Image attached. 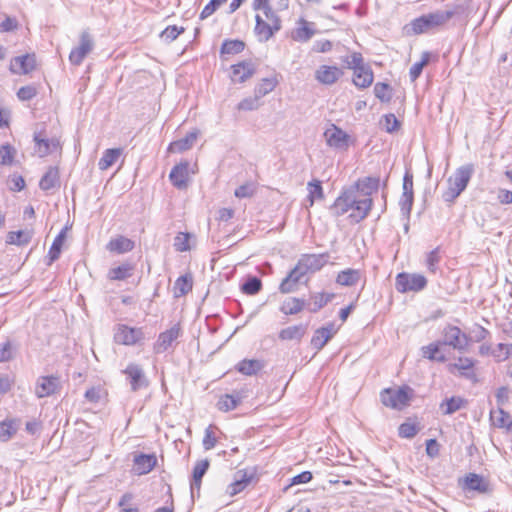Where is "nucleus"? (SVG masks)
I'll return each instance as SVG.
<instances>
[{"label": "nucleus", "instance_id": "5701e85b", "mask_svg": "<svg viewBox=\"0 0 512 512\" xmlns=\"http://www.w3.org/2000/svg\"><path fill=\"white\" fill-rule=\"evenodd\" d=\"M305 275L300 266L297 264L289 274L282 280L279 290L281 293H290L295 291L297 283Z\"/></svg>", "mask_w": 512, "mask_h": 512}, {"label": "nucleus", "instance_id": "c03bdc74", "mask_svg": "<svg viewBox=\"0 0 512 512\" xmlns=\"http://www.w3.org/2000/svg\"><path fill=\"white\" fill-rule=\"evenodd\" d=\"M465 404V401L460 397H451L446 399L442 404L441 408L444 409L443 413L446 415H451L456 411L460 410Z\"/></svg>", "mask_w": 512, "mask_h": 512}, {"label": "nucleus", "instance_id": "9b49d317", "mask_svg": "<svg viewBox=\"0 0 512 512\" xmlns=\"http://www.w3.org/2000/svg\"><path fill=\"white\" fill-rule=\"evenodd\" d=\"M371 207L372 199L367 195L359 197L358 191L355 190V202L353 203V206L351 208L349 218L353 222L358 223L368 215Z\"/></svg>", "mask_w": 512, "mask_h": 512}, {"label": "nucleus", "instance_id": "680f3d73", "mask_svg": "<svg viewBox=\"0 0 512 512\" xmlns=\"http://www.w3.org/2000/svg\"><path fill=\"white\" fill-rule=\"evenodd\" d=\"M184 31L183 27H178L176 25L168 26L162 33L161 37L168 42L175 40L182 32Z\"/></svg>", "mask_w": 512, "mask_h": 512}, {"label": "nucleus", "instance_id": "864d4df0", "mask_svg": "<svg viewBox=\"0 0 512 512\" xmlns=\"http://www.w3.org/2000/svg\"><path fill=\"white\" fill-rule=\"evenodd\" d=\"M259 96L255 94L254 97H248L240 101L237 105L238 110L252 111L259 107Z\"/></svg>", "mask_w": 512, "mask_h": 512}, {"label": "nucleus", "instance_id": "e433bc0d", "mask_svg": "<svg viewBox=\"0 0 512 512\" xmlns=\"http://www.w3.org/2000/svg\"><path fill=\"white\" fill-rule=\"evenodd\" d=\"M135 266L132 263L125 262L117 267L111 268L108 277L111 280H125L132 276Z\"/></svg>", "mask_w": 512, "mask_h": 512}, {"label": "nucleus", "instance_id": "f3484780", "mask_svg": "<svg viewBox=\"0 0 512 512\" xmlns=\"http://www.w3.org/2000/svg\"><path fill=\"white\" fill-rule=\"evenodd\" d=\"M189 163L181 162L175 165L170 174L169 179L172 184L178 189H184L187 187L188 176H189Z\"/></svg>", "mask_w": 512, "mask_h": 512}, {"label": "nucleus", "instance_id": "c85d7f7f", "mask_svg": "<svg viewBox=\"0 0 512 512\" xmlns=\"http://www.w3.org/2000/svg\"><path fill=\"white\" fill-rule=\"evenodd\" d=\"M462 488L464 490L485 493L487 491V484L480 475L470 473L463 479Z\"/></svg>", "mask_w": 512, "mask_h": 512}, {"label": "nucleus", "instance_id": "bb28decb", "mask_svg": "<svg viewBox=\"0 0 512 512\" xmlns=\"http://www.w3.org/2000/svg\"><path fill=\"white\" fill-rule=\"evenodd\" d=\"M197 136V131L189 132L185 137L170 143L168 151L171 153H181L189 150L195 143Z\"/></svg>", "mask_w": 512, "mask_h": 512}, {"label": "nucleus", "instance_id": "2eb2a0df", "mask_svg": "<svg viewBox=\"0 0 512 512\" xmlns=\"http://www.w3.org/2000/svg\"><path fill=\"white\" fill-rule=\"evenodd\" d=\"M343 75L337 66L321 65L315 71V79L324 85H333Z\"/></svg>", "mask_w": 512, "mask_h": 512}, {"label": "nucleus", "instance_id": "393cba45", "mask_svg": "<svg viewBox=\"0 0 512 512\" xmlns=\"http://www.w3.org/2000/svg\"><path fill=\"white\" fill-rule=\"evenodd\" d=\"M43 191H50L60 186L59 169L56 166H50L39 182Z\"/></svg>", "mask_w": 512, "mask_h": 512}, {"label": "nucleus", "instance_id": "b1692460", "mask_svg": "<svg viewBox=\"0 0 512 512\" xmlns=\"http://www.w3.org/2000/svg\"><path fill=\"white\" fill-rule=\"evenodd\" d=\"M157 459L152 454H140L134 458V471L138 475L149 473L156 465Z\"/></svg>", "mask_w": 512, "mask_h": 512}, {"label": "nucleus", "instance_id": "f8f14e48", "mask_svg": "<svg viewBox=\"0 0 512 512\" xmlns=\"http://www.w3.org/2000/svg\"><path fill=\"white\" fill-rule=\"evenodd\" d=\"M60 389V380L55 376H41L35 386V394L38 398L51 396Z\"/></svg>", "mask_w": 512, "mask_h": 512}, {"label": "nucleus", "instance_id": "3c124183", "mask_svg": "<svg viewBox=\"0 0 512 512\" xmlns=\"http://www.w3.org/2000/svg\"><path fill=\"white\" fill-rule=\"evenodd\" d=\"M189 239H190L189 233H183V232L178 233L174 239L175 249L179 252L188 251L190 249Z\"/></svg>", "mask_w": 512, "mask_h": 512}, {"label": "nucleus", "instance_id": "9d476101", "mask_svg": "<svg viewBox=\"0 0 512 512\" xmlns=\"http://www.w3.org/2000/svg\"><path fill=\"white\" fill-rule=\"evenodd\" d=\"M94 42L88 32H83L80 36L79 46L74 48L69 55V60L74 65H80L84 58L92 51Z\"/></svg>", "mask_w": 512, "mask_h": 512}, {"label": "nucleus", "instance_id": "0e129e2a", "mask_svg": "<svg viewBox=\"0 0 512 512\" xmlns=\"http://www.w3.org/2000/svg\"><path fill=\"white\" fill-rule=\"evenodd\" d=\"M384 128L388 133H393L400 128V121L394 114H387L384 116Z\"/></svg>", "mask_w": 512, "mask_h": 512}, {"label": "nucleus", "instance_id": "ddd939ff", "mask_svg": "<svg viewBox=\"0 0 512 512\" xmlns=\"http://www.w3.org/2000/svg\"><path fill=\"white\" fill-rule=\"evenodd\" d=\"M181 329L179 325H174L170 329L160 333L154 344V352L161 354L167 351L173 343L180 337Z\"/></svg>", "mask_w": 512, "mask_h": 512}, {"label": "nucleus", "instance_id": "603ef678", "mask_svg": "<svg viewBox=\"0 0 512 512\" xmlns=\"http://www.w3.org/2000/svg\"><path fill=\"white\" fill-rule=\"evenodd\" d=\"M15 150L9 144L0 146V164L10 165L14 159Z\"/></svg>", "mask_w": 512, "mask_h": 512}, {"label": "nucleus", "instance_id": "20e7f679", "mask_svg": "<svg viewBox=\"0 0 512 512\" xmlns=\"http://www.w3.org/2000/svg\"><path fill=\"white\" fill-rule=\"evenodd\" d=\"M414 395V391L409 386L399 388H386L381 394V402L386 407L402 410L407 407Z\"/></svg>", "mask_w": 512, "mask_h": 512}, {"label": "nucleus", "instance_id": "37998d69", "mask_svg": "<svg viewBox=\"0 0 512 512\" xmlns=\"http://www.w3.org/2000/svg\"><path fill=\"white\" fill-rule=\"evenodd\" d=\"M334 297V294L317 293L311 296V301L308 304L311 312H317L330 302Z\"/></svg>", "mask_w": 512, "mask_h": 512}, {"label": "nucleus", "instance_id": "13d9d810", "mask_svg": "<svg viewBox=\"0 0 512 512\" xmlns=\"http://www.w3.org/2000/svg\"><path fill=\"white\" fill-rule=\"evenodd\" d=\"M275 81L273 79L265 78L262 80V83L258 85L255 90V94L259 96V98L265 96L269 92H271L275 88Z\"/></svg>", "mask_w": 512, "mask_h": 512}, {"label": "nucleus", "instance_id": "ea45409f", "mask_svg": "<svg viewBox=\"0 0 512 512\" xmlns=\"http://www.w3.org/2000/svg\"><path fill=\"white\" fill-rule=\"evenodd\" d=\"M305 301L299 298H288L281 306V312L286 315L297 314L304 308Z\"/></svg>", "mask_w": 512, "mask_h": 512}, {"label": "nucleus", "instance_id": "6ab92c4d", "mask_svg": "<svg viewBox=\"0 0 512 512\" xmlns=\"http://www.w3.org/2000/svg\"><path fill=\"white\" fill-rule=\"evenodd\" d=\"M210 466V462L208 459H203L197 461L192 473V480L190 483L191 496L194 497L195 493L199 495L201 488V481L205 473L207 472Z\"/></svg>", "mask_w": 512, "mask_h": 512}, {"label": "nucleus", "instance_id": "aec40b11", "mask_svg": "<svg viewBox=\"0 0 512 512\" xmlns=\"http://www.w3.org/2000/svg\"><path fill=\"white\" fill-rule=\"evenodd\" d=\"M401 210L409 214L413 205V177L406 173L403 178V193L400 199Z\"/></svg>", "mask_w": 512, "mask_h": 512}, {"label": "nucleus", "instance_id": "58836bf2", "mask_svg": "<svg viewBox=\"0 0 512 512\" xmlns=\"http://www.w3.org/2000/svg\"><path fill=\"white\" fill-rule=\"evenodd\" d=\"M440 345L441 342H436L422 347L423 356L429 360L445 362L446 357L443 353L440 352Z\"/></svg>", "mask_w": 512, "mask_h": 512}, {"label": "nucleus", "instance_id": "a18cd8bd", "mask_svg": "<svg viewBox=\"0 0 512 512\" xmlns=\"http://www.w3.org/2000/svg\"><path fill=\"white\" fill-rule=\"evenodd\" d=\"M245 44L240 40H226L221 46V54H238L244 50Z\"/></svg>", "mask_w": 512, "mask_h": 512}, {"label": "nucleus", "instance_id": "0eeeda50", "mask_svg": "<svg viewBox=\"0 0 512 512\" xmlns=\"http://www.w3.org/2000/svg\"><path fill=\"white\" fill-rule=\"evenodd\" d=\"M123 373L126 375V380L133 392L145 389L149 386V380L145 375L143 368L139 364H128L123 370Z\"/></svg>", "mask_w": 512, "mask_h": 512}, {"label": "nucleus", "instance_id": "7ed1b4c3", "mask_svg": "<svg viewBox=\"0 0 512 512\" xmlns=\"http://www.w3.org/2000/svg\"><path fill=\"white\" fill-rule=\"evenodd\" d=\"M473 171L474 169L471 164L463 165L456 169L447 180L448 187L442 195L445 202H453L466 189Z\"/></svg>", "mask_w": 512, "mask_h": 512}, {"label": "nucleus", "instance_id": "a19ab883", "mask_svg": "<svg viewBox=\"0 0 512 512\" xmlns=\"http://www.w3.org/2000/svg\"><path fill=\"white\" fill-rule=\"evenodd\" d=\"M32 233L29 230H18L9 232L7 235V243L13 245H25L30 242Z\"/></svg>", "mask_w": 512, "mask_h": 512}, {"label": "nucleus", "instance_id": "2f4dec72", "mask_svg": "<svg viewBox=\"0 0 512 512\" xmlns=\"http://www.w3.org/2000/svg\"><path fill=\"white\" fill-rule=\"evenodd\" d=\"M353 83L359 88H367L373 82V72L370 67L358 68L353 74Z\"/></svg>", "mask_w": 512, "mask_h": 512}, {"label": "nucleus", "instance_id": "09e8293b", "mask_svg": "<svg viewBox=\"0 0 512 512\" xmlns=\"http://www.w3.org/2000/svg\"><path fill=\"white\" fill-rule=\"evenodd\" d=\"M307 190L309 192L308 198L310 205H313L316 199H322L324 197L321 182L319 180H313L308 182Z\"/></svg>", "mask_w": 512, "mask_h": 512}, {"label": "nucleus", "instance_id": "f704fd0d", "mask_svg": "<svg viewBox=\"0 0 512 512\" xmlns=\"http://www.w3.org/2000/svg\"><path fill=\"white\" fill-rule=\"evenodd\" d=\"M242 399V395L238 392L225 394L219 399L217 407L220 411L227 412L235 409L241 403Z\"/></svg>", "mask_w": 512, "mask_h": 512}, {"label": "nucleus", "instance_id": "69168bd1", "mask_svg": "<svg viewBox=\"0 0 512 512\" xmlns=\"http://www.w3.org/2000/svg\"><path fill=\"white\" fill-rule=\"evenodd\" d=\"M256 191V186L254 185V183H245L241 186H239L236 190H235V196L238 197V198H247V197H251Z\"/></svg>", "mask_w": 512, "mask_h": 512}, {"label": "nucleus", "instance_id": "a211bd4d", "mask_svg": "<svg viewBox=\"0 0 512 512\" xmlns=\"http://www.w3.org/2000/svg\"><path fill=\"white\" fill-rule=\"evenodd\" d=\"M327 262V256L324 254H309L304 255L299 261L298 265L302 271L306 274L307 272H315L320 270Z\"/></svg>", "mask_w": 512, "mask_h": 512}, {"label": "nucleus", "instance_id": "dca6fc26", "mask_svg": "<svg viewBox=\"0 0 512 512\" xmlns=\"http://www.w3.org/2000/svg\"><path fill=\"white\" fill-rule=\"evenodd\" d=\"M355 202V190H348L340 195L331 207V211L335 216H341L351 211Z\"/></svg>", "mask_w": 512, "mask_h": 512}, {"label": "nucleus", "instance_id": "774afa93", "mask_svg": "<svg viewBox=\"0 0 512 512\" xmlns=\"http://www.w3.org/2000/svg\"><path fill=\"white\" fill-rule=\"evenodd\" d=\"M36 94H37L36 88L33 86H30V85L21 87L17 92L18 98L22 101H28V100L32 99L33 97H35Z\"/></svg>", "mask_w": 512, "mask_h": 512}, {"label": "nucleus", "instance_id": "bf43d9fd", "mask_svg": "<svg viewBox=\"0 0 512 512\" xmlns=\"http://www.w3.org/2000/svg\"><path fill=\"white\" fill-rule=\"evenodd\" d=\"M228 0H210V2L203 8L200 18L205 19L211 16L222 4Z\"/></svg>", "mask_w": 512, "mask_h": 512}, {"label": "nucleus", "instance_id": "5fc2aeb1", "mask_svg": "<svg viewBox=\"0 0 512 512\" xmlns=\"http://www.w3.org/2000/svg\"><path fill=\"white\" fill-rule=\"evenodd\" d=\"M374 93L375 96L382 102H389L391 99V94L389 93V86L386 83H376L374 86Z\"/></svg>", "mask_w": 512, "mask_h": 512}, {"label": "nucleus", "instance_id": "a878e982", "mask_svg": "<svg viewBox=\"0 0 512 512\" xmlns=\"http://www.w3.org/2000/svg\"><path fill=\"white\" fill-rule=\"evenodd\" d=\"M313 23H309L304 19H300L298 22V27H296L292 32V38L298 42H307L309 41L315 34V30L312 28Z\"/></svg>", "mask_w": 512, "mask_h": 512}, {"label": "nucleus", "instance_id": "de8ad7c7", "mask_svg": "<svg viewBox=\"0 0 512 512\" xmlns=\"http://www.w3.org/2000/svg\"><path fill=\"white\" fill-rule=\"evenodd\" d=\"M430 53L423 52L421 60L412 65L409 71V75L412 81H415L422 73L423 68L429 63Z\"/></svg>", "mask_w": 512, "mask_h": 512}, {"label": "nucleus", "instance_id": "4be33fe9", "mask_svg": "<svg viewBox=\"0 0 512 512\" xmlns=\"http://www.w3.org/2000/svg\"><path fill=\"white\" fill-rule=\"evenodd\" d=\"M335 333L336 329L334 324H329L325 327H321L315 331L311 339V345L315 349L321 350Z\"/></svg>", "mask_w": 512, "mask_h": 512}, {"label": "nucleus", "instance_id": "338daca9", "mask_svg": "<svg viewBox=\"0 0 512 512\" xmlns=\"http://www.w3.org/2000/svg\"><path fill=\"white\" fill-rule=\"evenodd\" d=\"M15 432L16 430L13 428L12 423L5 421L0 423V441H8Z\"/></svg>", "mask_w": 512, "mask_h": 512}, {"label": "nucleus", "instance_id": "39448f33", "mask_svg": "<svg viewBox=\"0 0 512 512\" xmlns=\"http://www.w3.org/2000/svg\"><path fill=\"white\" fill-rule=\"evenodd\" d=\"M427 285L426 278L421 274L399 273L396 277L395 288L400 293L421 291Z\"/></svg>", "mask_w": 512, "mask_h": 512}, {"label": "nucleus", "instance_id": "1a4fd4ad", "mask_svg": "<svg viewBox=\"0 0 512 512\" xmlns=\"http://www.w3.org/2000/svg\"><path fill=\"white\" fill-rule=\"evenodd\" d=\"M324 137L331 148L346 149L349 146L350 136L334 124L325 130Z\"/></svg>", "mask_w": 512, "mask_h": 512}, {"label": "nucleus", "instance_id": "cd10ccee", "mask_svg": "<svg viewBox=\"0 0 512 512\" xmlns=\"http://www.w3.org/2000/svg\"><path fill=\"white\" fill-rule=\"evenodd\" d=\"M134 246L135 244L131 239L126 238L124 236H118L114 239H111L108 242L106 248L110 252L123 254L133 250Z\"/></svg>", "mask_w": 512, "mask_h": 512}, {"label": "nucleus", "instance_id": "4c0bfd02", "mask_svg": "<svg viewBox=\"0 0 512 512\" xmlns=\"http://www.w3.org/2000/svg\"><path fill=\"white\" fill-rule=\"evenodd\" d=\"M263 368V364L260 360L256 359H244L237 365V370L244 375L252 376Z\"/></svg>", "mask_w": 512, "mask_h": 512}, {"label": "nucleus", "instance_id": "f257e3e1", "mask_svg": "<svg viewBox=\"0 0 512 512\" xmlns=\"http://www.w3.org/2000/svg\"><path fill=\"white\" fill-rule=\"evenodd\" d=\"M253 8L262 12V15L257 14L255 17V33L259 41L266 42L281 29V20L271 8L269 0H254Z\"/></svg>", "mask_w": 512, "mask_h": 512}, {"label": "nucleus", "instance_id": "e2e57ef3", "mask_svg": "<svg viewBox=\"0 0 512 512\" xmlns=\"http://www.w3.org/2000/svg\"><path fill=\"white\" fill-rule=\"evenodd\" d=\"M418 433V428L413 423H403L399 426V436L402 438H413Z\"/></svg>", "mask_w": 512, "mask_h": 512}, {"label": "nucleus", "instance_id": "c756f323", "mask_svg": "<svg viewBox=\"0 0 512 512\" xmlns=\"http://www.w3.org/2000/svg\"><path fill=\"white\" fill-rule=\"evenodd\" d=\"M307 326L304 324L293 325L282 329L279 332V339L283 341H300L306 334Z\"/></svg>", "mask_w": 512, "mask_h": 512}, {"label": "nucleus", "instance_id": "4468645a", "mask_svg": "<svg viewBox=\"0 0 512 512\" xmlns=\"http://www.w3.org/2000/svg\"><path fill=\"white\" fill-rule=\"evenodd\" d=\"M36 67L34 54H26L11 59L9 69L13 74L23 75L33 71Z\"/></svg>", "mask_w": 512, "mask_h": 512}, {"label": "nucleus", "instance_id": "052dcab7", "mask_svg": "<svg viewBox=\"0 0 512 512\" xmlns=\"http://www.w3.org/2000/svg\"><path fill=\"white\" fill-rule=\"evenodd\" d=\"M440 262L439 248L432 250L427 255V268L430 272L435 273L438 269V264Z\"/></svg>", "mask_w": 512, "mask_h": 512}, {"label": "nucleus", "instance_id": "6e6552de", "mask_svg": "<svg viewBox=\"0 0 512 512\" xmlns=\"http://www.w3.org/2000/svg\"><path fill=\"white\" fill-rule=\"evenodd\" d=\"M441 344L453 347L456 350L463 351L467 344V336L456 326H447L443 332V341Z\"/></svg>", "mask_w": 512, "mask_h": 512}, {"label": "nucleus", "instance_id": "6e6d98bb", "mask_svg": "<svg viewBox=\"0 0 512 512\" xmlns=\"http://www.w3.org/2000/svg\"><path fill=\"white\" fill-rule=\"evenodd\" d=\"M217 443V439L214 435V432H213V426L212 425H209L206 429H205V435H204V438H203V441H202V444H203V448L205 450H211L212 448L215 447Z\"/></svg>", "mask_w": 512, "mask_h": 512}, {"label": "nucleus", "instance_id": "7c9ffc66", "mask_svg": "<svg viewBox=\"0 0 512 512\" xmlns=\"http://www.w3.org/2000/svg\"><path fill=\"white\" fill-rule=\"evenodd\" d=\"M34 140L36 142V152L40 157H44L51 153L52 151L58 149L59 141L56 139H45L41 138L40 134H36L34 136Z\"/></svg>", "mask_w": 512, "mask_h": 512}, {"label": "nucleus", "instance_id": "8fccbe9b", "mask_svg": "<svg viewBox=\"0 0 512 512\" xmlns=\"http://www.w3.org/2000/svg\"><path fill=\"white\" fill-rule=\"evenodd\" d=\"M262 287L261 280L257 277H250L243 285L242 291L248 295L257 294Z\"/></svg>", "mask_w": 512, "mask_h": 512}, {"label": "nucleus", "instance_id": "72a5a7b5", "mask_svg": "<svg viewBox=\"0 0 512 512\" xmlns=\"http://www.w3.org/2000/svg\"><path fill=\"white\" fill-rule=\"evenodd\" d=\"M122 154L121 148L106 149L98 162L100 170L105 171L116 163Z\"/></svg>", "mask_w": 512, "mask_h": 512}, {"label": "nucleus", "instance_id": "423d86ee", "mask_svg": "<svg viewBox=\"0 0 512 512\" xmlns=\"http://www.w3.org/2000/svg\"><path fill=\"white\" fill-rule=\"evenodd\" d=\"M144 339V333L141 328L129 327L120 324L116 327L114 340L117 344L132 346Z\"/></svg>", "mask_w": 512, "mask_h": 512}, {"label": "nucleus", "instance_id": "f03ea898", "mask_svg": "<svg viewBox=\"0 0 512 512\" xmlns=\"http://www.w3.org/2000/svg\"><path fill=\"white\" fill-rule=\"evenodd\" d=\"M453 10H437L413 19L405 26L407 34H423L446 24L453 16Z\"/></svg>", "mask_w": 512, "mask_h": 512}, {"label": "nucleus", "instance_id": "79ce46f5", "mask_svg": "<svg viewBox=\"0 0 512 512\" xmlns=\"http://www.w3.org/2000/svg\"><path fill=\"white\" fill-rule=\"evenodd\" d=\"M192 289V277L189 275L180 276L174 284V294L176 297H181L187 294Z\"/></svg>", "mask_w": 512, "mask_h": 512}, {"label": "nucleus", "instance_id": "412c9836", "mask_svg": "<svg viewBox=\"0 0 512 512\" xmlns=\"http://www.w3.org/2000/svg\"><path fill=\"white\" fill-rule=\"evenodd\" d=\"M255 73V66L251 61H243L232 66V81L243 83Z\"/></svg>", "mask_w": 512, "mask_h": 512}, {"label": "nucleus", "instance_id": "49530a36", "mask_svg": "<svg viewBox=\"0 0 512 512\" xmlns=\"http://www.w3.org/2000/svg\"><path fill=\"white\" fill-rule=\"evenodd\" d=\"M64 239H65L64 231H61L60 234L54 239V241L50 247L49 253H48V256L50 259L49 264H51L52 262H54L55 260H57L59 258L60 253H61V248L64 243Z\"/></svg>", "mask_w": 512, "mask_h": 512}, {"label": "nucleus", "instance_id": "c9c22d12", "mask_svg": "<svg viewBox=\"0 0 512 512\" xmlns=\"http://www.w3.org/2000/svg\"><path fill=\"white\" fill-rule=\"evenodd\" d=\"M250 481H251V477L247 476L246 473H242V471L237 472L234 482H232L227 487V490H226L227 494H229L230 496L237 495L238 493H240L247 487V485L250 483Z\"/></svg>", "mask_w": 512, "mask_h": 512}, {"label": "nucleus", "instance_id": "4d7b16f0", "mask_svg": "<svg viewBox=\"0 0 512 512\" xmlns=\"http://www.w3.org/2000/svg\"><path fill=\"white\" fill-rule=\"evenodd\" d=\"M491 419L495 426L502 428L507 425L508 414L501 408L496 411H491Z\"/></svg>", "mask_w": 512, "mask_h": 512}, {"label": "nucleus", "instance_id": "473e14b6", "mask_svg": "<svg viewBox=\"0 0 512 512\" xmlns=\"http://www.w3.org/2000/svg\"><path fill=\"white\" fill-rule=\"evenodd\" d=\"M361 278V273L357 269H345L338 273L336 277V282L341 286H354L356 285Z\"/></svg>", "mask_w": 512, "mask_h": 512}]
</instances>
